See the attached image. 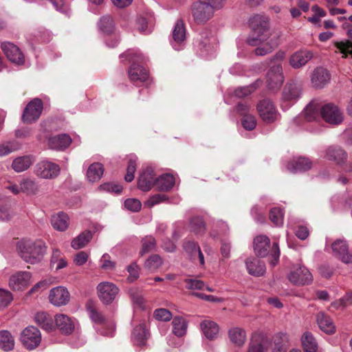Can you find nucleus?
<instances>
[{
  "label": "nucleus",
  "mask_w": 352,
  "mask_h": 352,
  "mask_svg": "<svg viewBox=\"0 0 352 352\" xmlns=\"http://www.w3.org/2000/svg\"><path fill=\"white\" fill-rule=\"evenodd\" d=\"M249 25L254 31V35L247 39V43L251 46H256L266 42L263 45L254 50L257 56H265L271 53L278 45L276 41L270 40L271 32L268 19L263 15L256 14L249 20Z\"/></svg>",
  "instance_id": "obj_1"
},
{
  "label": "nucleus",
  "mask_w": 352,
  "mask_h": 352,
  "mask_svg": "<svg viewBox=\"0 0 352 352\" xmlns=\"http://www.w3.org/2000/svg\"><path fill=\"white\" fill-rule=\"evenodd\" d=\"M20 256L26 263L35 264L41 261L45 252V245L41 240H21L17 243Z\"/></svg>",
  "instance_id": "obj_2"
},
{
  "label": "nucleus",
  "mask_w": 352,
  "mask_h": 352,
  "mask_svg": "<svg viewBox=\"0 0 352 352\" xmlns=\"http://www.w3.org/2000/svg\"><path fill=\"white\" fill-rule=\"evenodd\" d=\"M124 56L129 62H132L129 69L130 80L136 85H139L140 83L146 82L148 80V74L144 68L139 65V63L144 61L145 57L138 50H129L120 56L121 58Z\"/></svg>",
  "instance_id": "obj_3"
},
{
  "label": "nucleus",
  "mask_w": 352,
  "mask_h": 352,
  "mask_svg": "<svg viewBox=\"0 0 352 352\" xmlns=\"http://www.w3.org/2000/svg\"><path fill=\"white\" fill-rule=\"evenodd\" d=\"M254 251L256 256L265 257L269 256L270 265L274 267L278 262L280 257V250L276 242L273 243L270 246V240L265 235H259L254 239Z\"/></svg>",
  "instance_id": "obj_4"
},
{
  "label": "nucleus",
  "mask_w": 352,
  "mask_h": 352,
  "mask_svg": "<svg viewBox=\"0 0 352 352\" xmlns=\"http://www.w3.org/2000/svg\"><path fill=\"white\" fill-rule=\"evenodd\" d=\"M195 45L201 56L209 58L214 54L217 44L216 38L211 32L204 30L195 41Z\"/></svg>",
  "instance_id": "obj_5"
},
{
  "label": "nucleus",
  "mask_w": 352,
  "mask_h": 352,
  "mask_svg": "<svg viewBox=\"0 0 352 352\" xmlns=\"http://www.w3.org/2000/svg\"><path fill=\"white\" fill-rule=\"evenodd\" d=\"M287 278L294 285L302 286L310 284L313 277L309 270L304 265H294L287 275Z\"/></svg>",
  "instance_id": "obj_6"
},
{
  "label": "nucleus",
  "mask_w": 352,
  "mask_h": 352,
  "mask_svg": "<svg viewBox=\"0 0 352 352\" xmlns=\"http://www.w3.org/2000/svg\"><path fill=\"white\" fill-rule=\"evenodd\" d=\"M60 168L59 165L48 160L38 162L34 167V174L42 179H53L58 176Z\"/></svg>",
  "instance_id": "obj_7"
},
{
  "label": "nucleus",
  "mask_w": 352,
  "mask_h": 352,
  "mask_svg": "<svg viewBox=\"0 0 352 352\" xmlns=\"http://www.w3.org/2000/svg\"><path fill=\"white\" fill-rule=\"evenodd\" d=\"M204 2H195L191 7V13L197 23H204L208 21L217 10Z\"/></svg>",
  "instance_id": "obj_8"
},
{
  "label": "nucleus",
  "mask_w": 352,
  "mask_h": 352,
  "mask_svg": "<svg viewBox=\"0 0 352 352\" xmlns=\"http://www.w3.org/2000/svg\"><path fill=\"white\" fill-rule=\"evenodd\" d=\"M256 108L261 118L266 123H272L279 118L280 115L277 109L269 99L261 100Z\"/></svg>",
  "instance_id": "obj_9"
},
{
  "label": "nucleus",
  "mask_w": 352,
  "mask_h": 352,
  "mask_svg": "<svg viewBox=\"0 0 352 352\" xmlns=\"http://www.w3.org/2000/svg\"><path fill=\"white\" fill-rule=\"evenodd\" d=\"M321 118L326 122L333 125H338L344 120L342 112L333 103H327L322 106Z\"/></svg>",
  "instance_id": "obj_10"
},
{
  "label": "nucleus",
  "mask_w": 352,
  "mask_h": 352,
  "mask_svg": "<svg viewBox=\"0 0 352 352\" xmlns=\"http://www.w3.org/2000/svg\"><path fill=\"white\" fill-rule=\"evenodd\" d=\"M21 341L26 349H34L41 341V332L37 328L29 326L21 332Z\"/></svg>",
  "instance_id": "obj_11"
},
{
  "label": "nucleus",
  "mask_w": 352,
  "mask_h": 352,
  "mask_svg": "<svg viewBox=\"0 0 352 352\" xmlns=\"http://www.w3.org/2000/svg\"><path fill=\"white\" fill-rule=\"evenodd\" d=\"M184 23L182 20H177L172 32L170 40V45L175 50H182L186 45V34Z\"/></svg>",
  "instance_id": "obj_12"
},
{
  "label": "nucleus",
  "mask_w": 352,
  "mask_h": 352,
  "mask_svg": "<svg viewBox=\"0 0 352 352\" xmlns=\"http://www.w3.org/2000/svg\"><path fill=\"white\" fill-rule=\"evenodd\" d=\"M97 290L100 300L106 305L111 303L119 292L116 285L110 282L100 283Z\"/></svg>",
  "instance_id": "obj_13"
},
{
  "label": "nucleus",
  "mask_w": 352,
  "mask_h": 352,
  "mask_svg": "<svg viewBox=\"0 0 352 352\" xmlns=\"http://www.w3.org/2000/svg\"><path fill=\"white\" fill-rule=\"evenodd\" d=\"M284 81L281 64H274L267 74V83L269 89L274 90L281 87Z\"/></svg>",
  "instance_id": "obj_14"
},
{
  "label": "nucleus",
  "mask_w": 352,
  "mask_h": 352,
  "mask_svg": "<svg viewBox=\"0 0 352 352\" xmlns=\"http://www.w3.org/2000/svg\"><path fill=\"white\" fill-rule=\"evenodd\" d=\"M43 111V102L38 98H34L26 106L23 113L25 122L30 123L36 121L40 117Z\"/></svg>",
  "instance_id": "obj_15"
},
{
  "label": "nucleus",
  "mask_w": 352,
  "mask_h": 352,
  "mask_svg": "<svg viewBox=\"0 0 352 352\" xmlns=\"http://www.w3.org/2000/svg\"><path fill=\"white\" fill-rule=\"evenodd\" d=\"M334 256L344 263H352V250L349 252V246L345 240L338 239L331 244Z\"/></svg>",
  "instance_id": "obj_16"
},
{
  "label": "nucleus",
  "mask_w": 352,
  "mask_h": 352,
  "mask_svg": "<svg viewBox=\"0 0 352 352\" xmlns=\"http://www.w3.org/2000/svg\"><path fill=\"white\" fill-rule=\"evenodd\" d=\"M1 48L8 59L12 63L20 65L24 63L25 58L20 49L10 42H3Z\"/></svg>",
  "instance_id": "obj_17"
},
{
  "label": "nucleus",
  "mask_w": 352,
  "mask_h": 352,
  "mask_svg": "<svg viewBox=\"0 0 352 352\" xmlns=\"http://www.w3.org/2000/svg\"><path fill=\"white\" fill-rule=\"evenodd\" d=\"M70 299V294L67 289L63 286L52 288L49 294L50 302L56 307L67 305Z\"/></svg>",
  "instance_id": "obj_18"
},
{
  "label": "nucleus",
  "mask_w": 352,
  "mask_h": 352,
  "mask_svg": "<svg viewBox=\"0 0 352 352\" xmlns=\"http://www.w3.org/2000/svg\"><path fill=\"white\" fill-rule=\"evenodd\" d=\"M314 57L312 51L303 49L293 53L289 59L290 66L294 69H300L304 67Z\"/></svg>",
  "instance_id": "obj_19"
},
{
  "label": "nucleus",
  "mask_w": 352,
  "mask_h": 352,
  "mask_svg": "<svg viewBox=\"0 0 352 352\" xmlns=\"http://www.w3.org/2000/svg\"><path fill=\"white\" fill-rule=\"evenodd\" d=\"M271 345L270 340L261 333L252 336L248 352H267Z\"/></svg>",
  "instance_id": "obj_20"
},
{
  "label": "nucleus",
  "mask_w": 352,
  "mask_h": 352,
  "mask_svg": "<svg viewBox=\"0 0 352 352\" xmlns=\"http://www.w3.org/2000/svg\"><path fill=\"white\" fill-rule=\"evenodd\" d=\"M31 276L28 272H17L10 278L9 285L14 290H22L30 284Z\"/></svg>",
  "instance_id": "obj_21"
},
{
  "label": "nucleus",
  "mask_w": 352,
  "mask_h": 352,
  "mask_svg": "<svg viewBox=\"0 0 352 352\" xmlns=\"http://www.w3.org/2000/svg\"><path fill=\"white\" fill-rule=\"evenodd\" d=\"M331 76L327 69L322 67H316L311 75V82L316 88H322L330 81Z\"/></svg>",
  "instance_id": "obj_22"
},
{
  "label": "nucleus",
  "mask_w": 352,
  "mask_h": 352,
  "mask_svg": "<svg viewBox=\"0 0 352 352\" xmlns=\"http://www.w3.org/2000/svg\"><path fill=\"white\" fill-rule=\"evenodd\" d=\"M342 28L346 30V35L349 40L334 41L333 45L337 49V52L342 54V57L346 58L349 55V47L352 48V25L345 23L342 25Z\"/></svg>",
  "instance_id": "obj_23"
},
{
  "label": "nucleus",
  "mask_w": 352,
  "mask_h": 352,
  "mask_svg": "<svg viewBox=\"0 0 352 352\" xmlns=\"http://www.w3.org/2000/svg\"><path fill=\"white\" fill-rule=\"evenodd\" d=\"M155 179L153 169L151 167L146 168L138 178V188L143 191H148L155 186Z\"/></svg>",
  "instance_id": "obj_24"
},
{
  "label": "nucleus",
  "mask_w": 352,
  "mask_h": 352,
  "mask_svg": "<svg viewBox=\"0 0 352 352\" xmlns=\"http://www.w3.org/2000/svg\"><path fill=\"white\" fill-rule=\"evenodd\" d=\"M54 321V326L57 327L62 333L67 335L70 334L74 329L75 325L74 320L65 314L56 315Z\"/></svg>",
  "instance_id": "obj_25"
},
{
  "label": "nucleus",
  "mask_w": 352,
  "mask_h": 352,
  "mask_svg": "<svg viewBox=\"0 0 352 352\" xmlns=\"http://www.w3.org/2000/svg\"><path fill=\"white\" fill-rule=\"evenodd\" d=\"M323 157L328 160L333 161L339 164L346 160V153L340 146H331L324 151Z\"/></svg>",
  "instance_id": "obj_26"
},
{
  "label": "nucleus",
  "mask_w": 352,
  "mask_h": 352,
  "mask_svg": "<svg viewBox=\"0 0 352 352\" xmlns=\"http://www.w3.org/2000/svg\"><path fill=\"white\" fill-rule=\"evenodd\" d=\"M311 162L305 157H294L287 165V169L292 173L306 171L311 168Z\"/></svg>",
  "instance_id": "obj_27"
},
{
  "label": "nucleus",
  "mask_w": 352,
  "mask_h": 352,
  "mask_svg": "<svg viewBox=\"0 0 352 352\" xmlns=\"http://www.w3.org/2000/svg\"><path fill=\"white\" fill-rule=\"evenodd\" d=\"M183 248L192 260L196 261L197 259L201 266L204 265V254L197 243L192 241H186L183 244Z\"/></svg>",
  "instance_id": "obj_28"
},
{
  "label": "nucleus",
  "mask_w": 352,
  "mask_h": 352,
  "mask_svg": "<svg viewBox=\"0 0 352 352\" xmlns=\"http://www.w3.org/2000/svg\"><path fill=\"white\" fill-rule=\"evenodd\" d=\"M72 143V138L67 134H59L51 137L48 140V146L50 148L63 151L67 148Z\"/></svg>",
  "instance_id": "obj_29"
},
{
  "label": "nucleus",
  "mask_w": 352,
  "mask_h": 352,
  "mask_svg": "<svg viewBox=\"0 0 352 352\" xmlns=\"http://www.w3.org/2000/svg\"><path fill=\"white\" fill-rule=\"evenodd\" d=\"M322 106L317 101L310 102L305 108L303 116L308 122L317 121L321 118Z\"/></svg>",
  "instance_id": "obj_30"
},
{
  "label": "nucleus",
  "mask_w": 352,
  "mask_h": 352,
  "mask_svg": "<svg viewBox=\"0 0 352 352\" xmlns=\"http://www.w3.org/2000/svg\"><path fill=\"white\" fill-rule=\"evenodd\" d=\"M248 273L252 276H261L265 273V265L256 258H248L245 261Z\"/></svg>",
  "instance_id": "obj_31"
},
{
  "label": "nucleus",
  "mask_w": 352,
  "mask_h": 352,
  "mask_svg": "<svg viewBox=\"0 0 352 352\" xmlns=\"http://www.w3.org/2000/svg\"><path fill=\"white\" fill-rule=\"evenodd\" d=\"M317 323L319 328L323 332L327 334H332L336 331V326L334 325L331 318L324 312H319L316 316Z\"/></svg>",
  "instance_id": "obj_32"
},
{
  "label": "nucleus",
  "mask_w": 352,
  "mask_h": 352,
  "mask_svg": "<svg viewBox=\"0 0 352 352\" xmlns=\"http://www.w3.org/2000/svg\"><path fill=\"white\" fill-rule=\"evenodd\" d=\"M203 334L209 340L216 339L219 332V325L214 321L205 320L200 324Z\"/></svg>",
  "instance_id": "obj_33"
},
{
  "label": "nucleus",
  "mask_w": 352,
  "mask_h": 352,
  "mask_svg": "<svg viewBox=\"0 0 352 352\" xmlns=\"http://www.w3.org/2000/svg\"><path fill=\"white\" fill-rule=\"evenodd\" d=\"M34 161V159L32 155L20 156L14 159L11 167L16 173H21L28 170Z\"/></svg>",
  "instance_id": "obj_34"
},
{
  "label": "nucleus",
  "mask_w": 352,
  "mask_h": 352,
  "mask_svg": "<svg viewBox=\"0 0 352 352\" xmlns=\"http://www.w3.org/2000/svg\"><path fill=\"white\" fill-rule=\"evenodd\" d=\"M148 336V332L146 329L145 321L136 326L132 333V340L135 345L142 346L144 345Z\"/></svg>",
  "instance_id": "obj_35"
},
{
  "label": "nucleus",
  "mask_w": 352,
  "mask_h": 352,
  "mask_svg": "<svg viewBox=\"0 0 352 352\" xmlns=\"http://www.w3.org/2000/svg\"><path fill=\"white\" fill-rule=\"evenodd\" d=\"M20 190L27 195H36L39 191V186L34 179L25 177L20 181Z\"/></svg>",
  "instance_id": "obj_36"
},
{
  "label": "nucleus",
  "mask_w": 352,
  "mask_h": 352,
  "mask_svg": "<svg viewBox=\"0 0 352 352\" xmlns=\"http://www.w3.org/2000/svg\"><path fill=\"white\" fill-rule=\"evenodd\" d=\"M35 321L43 329L51 331L54 329L53 318L45 312H38L35 316Z\"/></svg>",
  "instance_id": "obj_37"
},
{
  "label": "nucleus",
  "mask_w": 352,
  "mask_h": 352,
  "mask_svg": "<svg viewBox=\"0 0 352 352\" xmlns=\"http://www.w3.org/2000/svg\"><path fill=\"white\" fill-rule=\"evenodd\" d=\"M301 93V89L295 83L287 84L283 91V100L292 101L297 100Z\"/></svg>",
  "instance_id": "obj_38"
},
{
  "label": "nucleus",
  "mask_w": 352,
  "mask_h": 352,
  "mask_svg": "<svg viewBox=\"0 0 352 352\" xmlns=\"http://www.w3.org/2000/svg\"><path fill=\"white\" fill-rule=\"evenodd\" d=\"M175 184V178L170 174H164L155 179V186L161 191L170 190Z\"/></svg>",
  "instance_id": "obj_39"
},
{
  "label": "nucleus",
  "mask_w": 352,
  "mask_h": 352,
  "mask_svg": "<svg viewBox=\"0 0 352 352\" xmlns=\"http://www.w3.org/2000/svg\"><path fill=\"white\" fill-rule=\"evenodd\" d=\"M104 173L102 164L95 162L91 164L87 171V177L91 182H95L100 179Z\"/></svg>",
  "instance_id": "obj_40"
},
{
  "label": "nucleus",
  "mask_w": 352,
  "mask_h": 352,
  "mask_svg": "<svg viewBox=\"0 0 352 352\" xmlns=\"http://www.w3.org/2000/svg\"><path fill=\"white\" fill-rule=\"evenodd\" d=\"M173 333L177 337L186 335L188 324L186 320L181 316H175L173 318Z\"/></svg>",
  "instance_id": "obj_41"
},
{
  "label": "nucleus",
  "mask_w": 352,
  "mask_h": 352,
  "mask_svg": "<svg viewBox=\"0 0 352 352\" xmlns=\"http://www.w3.org/2000/svg\"><path fill=\"white\" fill-rule=\"evenodd\" d=\"M69 217L64 212H58L52 217L51 223L53 228L58 231H64L68 227Z\"/></svg>",
  "instance_id": "obj_42"
},
{
  "label": "nucleus",
  "mask_w": 352,
  "mask_h": 352,
  "mask_svg": "<svg viewBox=\"0 0 352 352\" xmlns=\"http://www.w3.org/2000/svg\"><path fill=\"white\" fill-rule=\"evenodd\" d=\"M228 335L231 342L239 346L243 345L246 340L245 331L239 327H234L230 329Z\"/></svg>",
  "instance_id": "obj_43"
},
{
  "label": "nucleus",
  "mask_w": 352,
  "mask_h": 352,
  "mask_svg": "<svg viewBox=\"0 0 352 352\" xmlns=\"http://www.w3.org/2000/svg\"><path fill=\"white\" fill-rule=\"evenodd\" d=\"M14 347V340L11 333L6 331H0V349L9 351Z\"/></svg>",
  "instance_id": "obj_44"
},
{
  "label": "nucleus",
  "mask_w": 352,
  "mask_h": 352,
  "mask_svg": "<svg viewBox=\"0 0 352 352\" xmlns=\"http://www.w3.org/2000/svg\"><path fill=\"white\" fill-rule=\"evenodd\" d=\"M301 341L305 352H316L318 347L317 342L311 333H304Z\"/></svg>",
  "instance_id": "obj_45"
},
{
  "label": "nucleus",
  "mask_w": 352,
  "mask_h": 352,
  "mask_svg": "<svg viewBox=\"0 0 352 352\" xmlns=\"http://www.w3.org/2000/svg\"><path fill=\"white\" fill-rule=\"evenodd\" d=\"M92 238V233L90 231H85L74 238L72 241V247L75 250L84 248Z\"/></svg>",
  "instance_id": "obj_46"
},
{
  "label": "nucleus",
  "mask_w": 352,
  "mask_h": 352,
  "mask_svg": "<svg viewBox=\"0 0 352 352\" xmlns=\"http://www.w3.org/2000/svg\"><path fill=\"white\" fill-rule=\"evenodd\" d=\"M21 147V144L16 140L4 142L0 144V157L5 156L14 152L19 150Z\"/></svg>",
  "instance_id": "obj_47"
},
{
  "label": "nucleus",
  "mask_w": 352,
  "mask_h": 352,
  "mask_svg": "<svg viewBox=\"0 0 352 352\" xmlns=\"http://www.w3.org/2000/svg\"><path fill=\"white\" fill-rule=\"evenodd\" d=\"M288 341V336L286 333H278L274 336V346L272 352H287L286 343Z\"/></svg>",
  "instance_id": "obj_48"
},
{
  "label": "nucleus",
  "mask_w": 352,
  "mask_h": 352,
  "mask_svg": "<svg viewBox=\"0 0 352 352\" xmlns=\"http://www.w3.org/2000/svg\"><path fill=\"white\" fill-rule=\"evenodd\" d=\"M99 29L104 34H109L113 32L114 23L109 15L103 16L98 23Z\"/></svg>",
  "instance_id": "obj_49"
},
{
  "label": "nucleus",
  "mask_w": 352,
  "mask_h": 352,
  "mask_svg": "<svg viewBox=\"0 0 352 352\" xmlns=\"http://www.w3.org/2000/svg\"><path fill=\"white\" fill-rule=\"evenodd\" d=\"M190 231L196 234H202L205 232V223L201 217L192 218L190 222Z\"/></svg>",
  "instance_id": "obj_50"
},
{
  "label": "nucleus",
  "mask_w": 352,
  "mask_h": 352,
  "mask_svg": "<svg viewBox=\"0 0 352 352\" xmlns=\"http://www.w3.org/2000/svg\"><path fill=\"white\" fill-rule=\"evenodd\" d=\"M284 213L280 208H274L270 210V219L276 226H281L283 224Z\"/></svg>",
  "instance_id": "obj_51"
},
{
  "label": "nucleus",
  "mask_w": 352,
  "mask_h": 352,
  "mask_svg": "<svg viewBox=\"0 0 352 352\" xmlns=\"http://www.w3.org/2000/svg\"><path fill=\"white\" fill-rule=\"evenodd\" d=\"M136 161L137 157L135 155H131L129 156L126 174L124 177L127 182H131L134 179V173L136 170Z\"/></svg>",
  "instance_id": "obj_52"
},
{
  "label": "nucleus",
  "mask_w": 352,
  "mask_h": 352,
  "mask_svg": "<svg viewBox=\"0 0 352 352\" xmlns=\"http://www.w3.org/2000/svg\"><path fill=\"white\" fill-rule=\"evenodd\" d=\"M162 264V259L159 255H151L145 262L144 266L150 271H155Z\"/></svg>",
  "instance_id": "obj_53"
},
{
  "label": "nucleus",
  "mask_w": 352,
  "mask_h": 352,
  "mask_svg": "<svg viewBox=\"0 0 352 352\" xmlns=\"http://www.w3.org/2000/svg\"><path fill=\"white\" fill-rule=\"evenodd\" d=\"M142 247L140 250V254L143 255L153 250L155 247V240L151 236L144 237L142 240Z\"/></svg>",
  "instance_id": "obj_54"
},
{
  "label": "nucleus",
  "mask_w": 352,
  "mask_h": 352,
  "mask_svg": "<svg viewBox=\"0 0 352 352\" xmlns=\"http://www.w3.org/2000/svg\"><path fill=\"white\" fill-rule=\"evenodd\" d=\"M87 312L91 320L96 324H102L104 322V316L95 307L88 306Z\"/></svg>",
  "instance_id": "obj_55"
},
{
  "label": "nucleus",
  "mask_w": 352,
  "mask_h": 352,
  "mask_svg": "<svg viewBox=\"0 0 352 352\" xmlns=\"http://www.w3.org/2000/svg\"><path fill=\"white\" fill-rule=\"evenodd\" d=\"M12 299V295L9 291L0 288V310L7 307Z\"/></svg>",
  "instance_id": "obj_56"
},
{
  "label": "nucleus",
  "mask_w": 352,
  "mask_h": 352,
  "mask_svg": "<svg viewBox=\"0 0 352 352\" xmlns=\"http://www.w3.org/2000/svg\"><path fill=\"white\" fill-rule=\"evenodd\" d=\"M127 272L129 276L127 280L130 283H133L140 276V267L136 263H133L127 267Z\"/></svg>",
  "instance_id": "obj_57"
},
{
  "label": "nucleus",
  "mask_w": 352,
  "mask_h": 352,
  "mask_svg": "<svg viewBox=\"0 0 352 352\" xmlns=\"http://www.w3.org/2000/svg\"><path fill=\"white\" fill-rule=\"evenodd\" d=\"M242 125L246 130L251 131L256 126V120L254 116L248 114L244 115L241 120Z\"/></svg>",
  "instance_id": "obj_58"
},
{
  "label": "nucleus",
  "mask_w": 352,
  "mask_h": 352,
  "mask_svg": "<svg viewBox=\"0 0 352 352\" xmlns=\"http://www.w3.org/2000/svg\"><path fill=\"white\" fill-rule=\"evenodd\" d=\"M186 287L188 289H204V283L198 279L188 278L185 280Z\"/></svg>",
  "instance_id": "obj_59"
},
{
  "label": "nucleus",
  "mask_w": 352,
  "mask_h": 352,
  "mask_svg": "<svg viewBox=\"0 0 352 352\" xmlns=\"http://www.w3.org/2000/svg\"><path fill=\"white\" fill-rule=\"evenodd\" d=\"M100 266L103 270H111L116 267V263L111 260L108 254H104L100 260Z\"/></svg>",
  "instance_id": "obj_60"
},
{
  "label": "nucleus",
  "mask_w": 352,
  "mask_h": 352,
  "mask_svg": "<svg viewBox=\"0 0 352 352\" xmlns=\"http://www.w3.org/2000/svg\"><path fill=\"white\" fill-rule=\"evenodd\" d=\"M154 316L157 320L169 321L172 318V314L166 309H158L154 312Z\"/></svg>",
  "instance_id": "obj_61"
},
{
  "label": "nucleus",
  "mask_w": 352,
  "mask_h": 352,
  "mask_svg": "<svg viewBox=\"0 0 352 352\" xmlns=\"http://www.w3.org/2000/svg\"><path fill=\"white\" fill-rule=\"evenodd\" d=\"M167 199V197L165 195L157 194L151 196L146 202L145 205L149 208L154 206L155 205L159 204L165 201Z\"/></svg>",
  "instance_id": "obj_62"
},
{
  "label": "nucleus",
  "mask_w": 352,
  "mask_h": 352,
  "mask_svg": "<svg viewBox=\"0 0 352 352\" xmlns=\"http://www.w3.org/2000/svg\"><path fill=\"white\" fill-rule=\"evenodd\" d=\"M125 208L131 212H138L141 209V202L137 199H127L124 201Z\"/></svg>",
  "instance_id": "obj_63"
},
{
  "label": "nucleus",
  "mask_w": 352,
  "mask_h": 352,
  "mask_svg": "<svg viewBox=\"0 0 352 352\" xmlns=\"http://www.w3.org/2000/svg\"><path fill=\"white\" fill-rule=\"evenodd\" d=\"M99 189L100 190L119 194L122 191V187L119 184L113 183H104L99 186Z\"/></svg>",
  "instance_id": "obj_64"
}]
</instances>
